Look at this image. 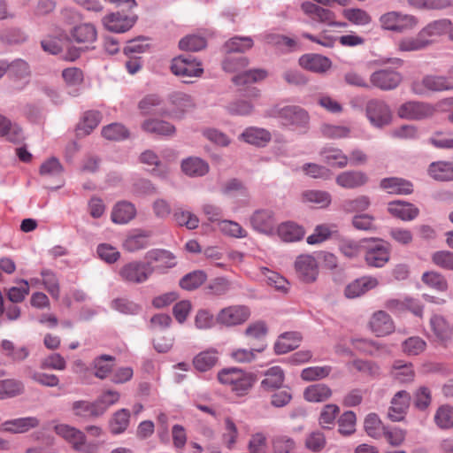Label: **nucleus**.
<instances>
[{
  "label": "nucleus",
  "instance_id": "f257e3e1",
  "mask_svg": "<svg viewBox=\"0 0 453 453\" xmlns=\"http://www.w3.org/2000/svg\"><path fill=\"white\" fill-rule=\"evenodd\" d=\"M218 379L220 383L229 386L237 395H246L256 381L253 373L234 367L221 370Z\"/></svg>",
  "mask_w": 453,
  "mask_h": 453
},
{
  "label": "nucleus",
  "instance_id": "f03ea898",
  "mask_svg": "<svg viewBox=\"0 0 453 453\" xmlns=\"http://www.w3.org/2000/svg\"><path fill=\"white\" fill-rule=\"evenodd\" d=\"M274 116L281 124L292 130L305 134L310 128V115L297 105H287L275 110Z\"/></svg>",
  "mask_w": 453,
  "mask_h": 453
},
{
  "label": "nucleus",
  "instance_id": "7ed1b4c3",
  "mask_svg": "<svg viewBox=\"0 0 453 453\" xmlns=\"http://www.w3.org/2000/svg\"><path fill=\"white\" fill-rule=\"evenodd\" d=\"M154 269L147 261H132L119 268V276L126 283L142 284L150 279L154 273Z\"/></svg>",
  "mask_w": 453,
  "mask_h": 453
},
{
  "label": "nucleus",
  "instance_id": "20e7f679",
  "mask_svg": "<svg viewBox=\"0 0 453 453\" xmlns=\"http://www.w3.org/2000/svg\"><path fill=\"white\" fill-rule=\"evenodd\" d=\"M365 245V260L369 266L382 267L389 260L390 249L388 243L381 239H364Z\"/></svg>",
  "mask_w": 453,
  "mask_h": 453
},
{
  "label": "nucleus",
  "instance_id": "39448f33",
  "mask_svg": "<svg viewBox=\"0 0 453 453\" xmlns=\"http://www.w3.org/2000/svg\"><path fill=\"white\" fill-rule=\"evenodd\" d=\"M411 90L416 95H425L427 92H442L453 90V81L447 75L427 74L420 81L411 84Z\"/></svg>",
  "mask_w": 453,
  "mask_h": 453
},
{
  "label": "nucleus",
  "instance_id": "423d86ee",
  "mask_svg": "<svg viewBox=\"0 0 453 453\" xmlns=\"http://www.w3.org/2000/svg\"><path fill=\"white\" fill-rule=\"evenodd\" d=\"M366 117L370 123L381 128L391 123L392 112L386 102L380 99H371L365 105Z\"/></svg>",
  "mask_w": 453,
  "mask_h": 453
},
{
  "label": "nucleus",
  "instance_id": "0eeeda50",
  "mask_svg": "<svg viewBox=\"0 0 453 453\" xmlns=\"http://www.w3.org/2000/svg\"><path fill=\"white\" fill-rule=\"evenodd\" d=\"M250 223L251 227L260 234L269 236L275 234L277 220L272 210H256L250 217Z\"/></svg>",
  "mask_w": 453,
  "mask_h": 453
},
{
  "label": "nucleus",
  "instance_id": "6e6552de",
  "mask_svg": "<svg viewBox=\"0 0 453 453\" xmlns=\"http://www.w3.org/2000/svg\"><path fill=\"white\" fill-rule=\"evenodd\" d=\"M171 70L173 74L182 78L199 77L203 72L201 64L190 55L174 58Z\"/></svg>",
  "mask_w": 453,
  "mask_h": 453
},
{
  "label": "nucleus",
  "instance_id": "1a4fd4ad",
  "mask_svg": "<svg viewBox=\"0 0 453 453\" xmlns=\"http://www.w3.org/2000/svg\"><path fill=\"white\" fill-rule=\"evenodd\" d=\"M250 315V311L244 305H231L221 309L216 316L218 323L226 326H234L244 323Z\"/></svg>",
  "mask_w": 453,
  "mask_h": 453
},
{
  "label": "nucleus",
  "instance_id": "9d476101",
  "mask_svg": "<svg viewBox=\"0 0 453 453\" xmlns=\"http://www.w3.org/2000/svg\"><path fill=\"white\" fill-rule=\"evenodd\" d=\"M434 111V107L428 103L410 101L403 104L397 113L402 119L419 120L431 117Z\"/></svg>",
  "mask_w": 453,
  "mask_h": 453
},
{
  "label": "nucleus",
  "instance_id": "9b49d317",
  "mask_svg": "<svg viewBox=\"0 0 453 453\" xmlns=\"http://www.w3.org/2000/svg\"><path fill=\"white\" fill-rule=\"evenodd\" d=\"M403 77L400 73L391 69H380L371 74L370 81L373 87L381 90H392L399 86Z\"/></svg>",
  "mask_w": 453,
  "mask_h": 453
},
{
  "label": "nucleus",
  "instance_id": "f8f14e48",
  "mask_svg": "<svg viewBox=\"0 0 453 453\" xmlns=\"http://www.w3.org/2000/svg\"><path fill=\"white\" fill-rule=\"evenodd\" d=\"M295 269L299 280L305 283L316 280L319 274L318 263L311 255H300L295 262Z\"/></svg>",
  "mask_w": 453,
  "mask_h": 453
},
{
  "label": "nucleus",
  "instance_id": "ddd939ff",
  "mask_svg": "<svg viewBox=\"0 0 453 453\" xmlns=\"http://www.w3.org/2000/svg\"><path fill=\"white\" fill-rule=\"evenodd\" d=\"M145 258L155 268L154 272L165 273L176 265L175 256L165 250H151L146 253Z\"/></svg>",
  "mask_w": 453,
  "mask_h": 453
},
{
  "label": "nucleus",
  "instance_id": "4468645a",
  "mask_svg": "<svg viewBox=\"0 0 453 453\" xmlns=\"http://www.w3.org/2000/svg\"><path fill=\"white\" fill-rule=\"evenodd\" d=\"M411 395L401 390L395 393L391 400V406L388 409V417L390 420L396 422L403 419L410 406Z\"/></svg>",
  "mask_w": 453,
  "mask_h": 453
},
{
  "label": "nucleus",
  "instance_id": "2eb2a0df",
  "mask_svg": "<svg viewBox=\"0 0 453 453\" xmlns=\"http://www.w3.org/2000/svg\"><path fill=\"white\" fill-rule=\"evenodd\" d=\"M39 425L40 420L36 417H24L3 422L0 426V431L11 434H23L37 427Z\"/></svg>",
  "mask_w": 453,
  "mask_h": 453
},
{
  "label": "nucleus",
  "instance_id": "dca6fc26",
  "mask_svg": "<svg viewBox=\"0 0 453 453\" xmlns=\"http://www.w3.org/2000/svg\"><path fill=\"white\" fill-rule=\"evenodd\" d=\"M54 431L58 435L71 443L75 450H81L86 442V436L84 433L67 424L56 425L54 426Z\"/></svg>",
  "mask_w": 453,
  "mask_h": 453
},
{
  "label": "nucleus",
  "instance_id": "f3484780",
  "mask_svg": "<svg viewBox=\"0 0 453 453\" xmlns=\"http://www.w3.org/2000/svg\"><path fill=\"white\" fill-rule=\"evenodd\" d=\"M379 285V280L372 276H364L357 279L348 284L344 290L347 298H356L364 295L367 291L375 288Z\"/></svg>",
  "mask_w": 453,
  "mask_h": 453
},
{
  "label": "nucleus",
  "instance_id": "a211bd4d",
  "mask_svg": "<svg viewBox=\"0 0 453 453\" xmlns=\"http://www.w3.org/2000/svg\"><path fill=\"white\" fill-rule=\"evenodd\" d=\"M388 212L403 221H411L419 214V210L414 204L401 200H395L388 203Z\"/></svg>",
  "mask_w": 453,
  "mask_h": 453
},
{
  "label": "nucleus",
  "instance_id": "6ab92c4d",
  "mask_svg": "<svg viewBox=\"0 0 453 453\" xmlns=\"http://www.w3.org/2000/svg\"><path fill=\"white\" fill-rule=\"evenodd\" d=\"M134 23V18L123 15L119 12L111 13L103 19L104 27L114 33H124L129 30Z\"/></svg>",
  "mask_w": 453,
  "mask_h": 453
},
{
  "label": "nucleus",
  "instance_id": "aec40b11",
  "mask_svg": "<svg viewBox=\"0 0 453 453\" xmlns=\"http://www.w3.org/2000/svg\"><path fill=\"white\" fill-rule=\"evenodd\" d=\"M369 325L371 330L377 336L388 335L395 329L391 317L384 311H378L374 312L370 319Z\"/></svg>",
  "mask_w": 453,
  "mask_h": 453
},
{
  "label": "nucleus",
  "instance_id": "412c9836",
  "mask_svg": "<svg viewBox=\"0 0 453 453\" xmlns=\"http://www.w3.org/2000/svg\"><path fill=\"white\" fill-rule=\"evenodd\" d=\"M71 39L79 44H86V48L88 45L95 42L97 38V32L95 26L91 23H83L79 26H75L70 31Z\"/></svg>",
  "mask_w": 453,
  "mask_h": 453
},
{
  "label": "nucleus",
  "instance_id": "4be33fe9",
  "mask_svg": "<svg viewBox=\"0 0 453 453\" xmlns=\"http://www.w3.org/2000/svg\"><path fill=\"white\" fill-rule=\"evenodd\" d=\"M299 65L313 73H325L332 65L331 60L319 54H305L299 58Z\"/></svg>",
  "mask_w": 453,
  "mask_h": 453
},
{
  "label": "nucleus",
  "instance_id": "5701e85b",
  "mask_svg": "<svg viewBox=\"0 0 453 453\" xmlns=\"http://www.w3.org/2000/svg\"><path fill=\"white\" fill-rule=\"evenodd\" d=\"M451 28V20L449 19H435L426 24L421 30V34L426 40H434L448 35L449 37V30Z\"/></svg>",
  "mask_w": 453,
  "mask_h": 453
},
{
  "label": "nucleus",
  "instance_id": "b1692460",
  "mask_svg": "<svg viewBox=\"0 0 453 453\" xmlns=\"http://www.w3.org/2000/svg\"><path fill=\"white\" fill-rule=\"evenodd\" d=\"M335 181L343 188L353 189L364 186L368 181V177L361 171H346L338 174Z\"/></svg>",
  "mask_w": 453,
  "mask_h": 453
},
{
  "label": "nucleus",
  "instance_id": "393cba45",
  "mask_svg": "<svg viewBox=\"0 0 453 453\" xmlns=\"http://www.w3.org/2000/svg\"><path fill=\"white\" fill-rule=\"evenodd\" d=\"M380 187L389 194L409 195L413 192V185L411 182L397 177L382 179Z\"/></svg>",
  "mask_w": 453,
  "mask_h": 453
},
{
  "label": "nucleus",
  "instance_id": "a878e982",
  "mask_svg": "<svg viewBox=\"0 0 453 453\" xmlns=\"http://www.w3.org/2000/svg\"><path fill=\"white\" fill-rule=\"evenodd\" d=\"M271 138V134L266 129L254 127H247L239 135V140L258 147L265 146Z\"/></svg>",
  "mask_w": 453,
  "mask_h": 453
},
{
  "label": "nucleus",
  "instance_id": "bb28decb",
  "mask_svg": "<svg viewBox=\"0 0 453 453\" xmlns=\"http://www.w3.org/2000/svg\"><path fill=\"white\" fill-rule=\"evenodd\" d=\"M182 172L189 177H202L209 173V164L197 157H189L181 162Z\"/></svg>",
  "mask_w": 453,
  "mask_h": 453
},
{
  "label": "nucleus",
  "instance_id": "cd10ccee",
  "mask_svg": "<svg viewBox=\"0 0 453 453\" xmlns=\"http://www.w3.org/2000/svg\"><path fill=\"white\" fill-rule=\"evenodd\" d=\"M275 234L286 242H297L304 236L303 228L294 222H284L278 226Z\"/></svg>",
  "mask_w": 453,
  "mask_h": 453
},
{
  "label": "nucleus",
  "instance_id": "c85d7f7f",
  "mask_svg": "<svg viewBox=\"0 0 453 453\" xmlns=\"http://www.w3.org/2000/svg\"><path fill=\"white\" fill-rule=\"evenodd\" d=\"M434 43V40H426L419 31L416 36H409L401 39L397 43L400 51H418L426 49Z\"/></svg>",
  "mask_w": 453,
  "mask_h": 453
},
{
  "label": "nucleus",
  "instance_id": "c756f323",
  "mask_svg": "<svg viewBox=\"0 0 453 453\" xmlns=\"http://www.w3.org/2000/svg\"><path fill=\"white\" fill-rule=\"evenodd\" d=\"M141 127L147 133L165 136H172L176 131L175 127L171 123L157 119H145Z\"/></svg>",
  "mask_w": 453,
  "mask_h": 453
},
{
  "label": "nucleus",
  "instance_id": "7c9ffc66",
  "mask_svg": "<svg viewBox=\"0 0 453 453\" xmlns=\"http://www.w3.org/2000/svg\"><path fill=\"white\" fill-rule=\"evenodd\" d=\"M136 215L134 205L129 202H119L112 209L111 220L116 224H127Z\"/></svg>",
  "mask_w": 453,
  "mask_h": 453
},
{
  "label": "nucleus",
  "instance_id": "2f4dec72",
  "mask_svg": "<svg viewBox=\"0 0 453 453\" xmlns=\"http://www.w3.org/2000/svg\"><path fill=\"white\" fill-rule=\"evenodd\" d=\"M72 411L74 416L85 418H98L102 416V410L98 408L96 401H74L72 403Z\"/></svg>",
  "mask_w": 453,
  "mask_h": 453
},
{
  "label": "nucleus",
  "instance_id": "473e14b6",
  "mask_svg": "<svg viewBox=\"0 0 453 453\" xmlns=\"http://www.w3.org/2000/svg\"><path fill=\"white\" fill-rule=\"evenodd\" d=\"M167 100L176 115L178 113L183 114L195 106L192 97L180 91L170 93Z\"/></svg>",
  "mask_w": 453,
  "mask_h": 453
},
{
  "label": "nucleus",
  "instance_id": "72a5a7b5",
  "mask_svg": "<svg viewBox=\"0 0 453 453\" xmlns=\"http://www.w3.org/2000/svg\"><path fill=\"white\" fill-rule=\"evenodd\" d=\"M140 160L142 164H145L150 166H153L151 169V173L157 177L161 179L166 178L169 168L166 165L163 164L157 155L152 150H146L140 156Z\"/></svg>",
  "mask_w": 453,
  "mask_h": 453
},
{
  "label": "nucleus",
  "instance_id": "f704fd0d",
  "mask_svg": "<svg viewBox=\"0 0 453 453\" xmlns=\"http://www.w3.org/2000/svg\"><path fill=\"white\" fill-rule=\"evenodd\" d=\"M319 154L323 161L333 167L343 168L349 163L348 157L338 148L324 147Z\"/></svg>",
  "mask_w": 453,
  "mask_h": 453
},
{
  "label": "nucleus",
  "instance_id": "c9c22d12",
  "mask_svg": "<svg viewBox=\"0 0 453 453\" xmlns=\"http://www.w3.org/2000/svg\"><path fill=\"white\" fill-rule=\"evenodd\" d=\"M332 396L331 388L323 383L312 384L307 387L303 391V397L311 403H321L328 400Z\"/></svg>",
  "mask_w": 453,
  "mask_h": 453
},
{
  "label": "nucleus",
  "instance_id": "e433bc0d",
  "mask_svg": "<svg viewBox=\"0 0 453 453\" xmlns=\"http://www.w3.org/2000/svg\"><path fill=\"white\" fill-rule=\"evenodd\" d=\"M305 13L309 14L312 20L330 26L335 19V13L329 9L323 8L314 4L303 5Z\"/></svg>",
  "mask_w": 453,
  "mask_h": 453
},
{
  "label": "nucleus",
  "instance_id": "4c0bfd02",
  "mask_svg": "<svg viewBox=\"0 0 453 453\" xmlns=\"http://www.w3.org/2000/svg\"><path fill=\"white\" fill-rule=\"evenodd\" d=\"M25 392L24 383L17 379L0 380V400L19 396Z\"/></svg>",
  "mask_w": 453,
  "mask_h": 453
},
{
  "label": "nucleus",
  "instance_id": "58836bf2",
  "mask_svg": "<svg viewBox=\"0 0 453 453\" xmlns=\"http://www.w3.org/2000/svg\"><path fill=\"white\" fill-rule=\"evenodd\" d=\"M219 359V352L215 349H209L198 353L193 358V365L199 372L211 369Z\"/></svg>",
  "mask_w": 453,
  "mask_h": 453
},
{
  "label": "nucleus",
  "instance_id": "ea45409f",
  "mask_svg": "<svg viewBox=\"0 0 453 453\" xmlns=\"http://www.w3.org/2000/svg\"><path fill=\"white\" fill-rule=\"evenodd\" d=\"M301 335L296 332H288L281 334L275 342L274 349L277 354H285L299 346Z\"/></svg>",
  "mask_w": 453,
  "mask_h": 453
},
{
  "label": "nucleus",
  "instance_id": "a19ab883",
  "mask_svg": "<svg viewBox=\"0 0 453 453\" xmlns=\"http://www.w3.org/2000/svg\"><path fill=\"white\" fill-rule=\"evenodd\" d=\"M68 40L67 35L63 31H59L56 35H49L44 38L41 42V45L44 51L57 55L62 51Z\"/></svg>",
  "mask_w": 453,
  "mask_h": 453
},
{
  "label": "nucleus",
  "instance_id": "79ce46f5",
  "mask_svg": "<svg viewBox=\"0 0 453 453\" xmlns=\"http://www.w3.org/2000/svg\"><path fill=\"white\" fill-rule=\"evenodd\" d=\"M130 411L127 409H120L113 413L109 421V428L112 434H123L128 427L130 422Z\"/></svg>",
  "mask_w": 453,
  "mask_h": 453
},
{
  "label": "nucleus",
  "instance_id": "37998d69",
  "mask_svg": "<svg viewBox=\"0 0 453 453\" xmlns=\"http://www.w3.org/2000/svg\"><path fill=\"white\" fill-rule=\"evenodd\" d=\"M0 135L14 143L20 142L24 139L22 129L2 115H0Z\"/></svg>",
  "mask_w": 453,
  "mask_h": 453
},
{
  "label": "nucleus",
  "instance_id": "c03bdc74",
  "mask_svg": "<svg viewBox=\"0 0 453 453\" xmlns=\"http://www.w3.org/2000/svg\"><path fill=\"white\" fill-rule=\"evenodd\" d=\"M284 382V372L280 366H273L265 373V379L261 382V386L272 391L280 388Z\"/></svg>",
  "mask_w": 453,
  "mask_h": 453
},
{
  "label": "nucleus",
  "instance_id": "a18cd8bd",
  "mask_svg": "<svg viewBox=\"0 0 453 453\" xmlns=\"http://www.w3.org/2000/svg\"><path fill=\"white\" fill-rule=\"evenodd\" d=\"M391 375L401 383H408L414 380L415 372L411 363L396 360L392 366Z\"/></svg>",
  "mask_w": 453,
  "mask_h": 453
},
{
  "label": "nucleus",
  "instance_id": "49530a36",
  "mask_svg": "<svg viewBox=\"0 0 453 453\" xmlns=\"http://www.w3.org/2000/svg\"><path fill=\"white\" fill-rule=\"evenodd\" d=\"M265 346V343H259L250 345V349L239 348L232 351L231 357L237 363H250L256 358L257 353L264 351Z\"/></svg>",
  "mask_w": 453,
  "mask_h": 453
},
{
  "label": "nucleus",
  "instance_id": "de8ad7c7",
  "mask_svg": "<svg viewBox=\"0 0 453 453\" xmlns=\"http://www.w3.org/2000/svg\"><path fill=\"white\" fill-rule=\"evenodd\" d=\"M304 203H311L318 208L327 207L332 201L331 195L324 190H306L302 194Z\"/></svg>",
  "mask_w": 453,
  "mask_h": 453
},
{
  "label": "nucleus",
  "instance_id": "09e8293b",
  "mask_svg": "<svg viewBox=\"0 0 453 453\" xmlns=\"http://www.w3.org/2000/svg\"><path fill=\"white\" fill-rule=\"evenodd\" d=\"M25 372L35 382L48 388H55L59 385V378L56 374L46 373L32 369L30 366L25 368Z\"/></svg>",
  "mask_w": 453,
  "mask_h": 453
},
{
  "label": "nucleus",
  "instance_id": "8fccbe9b",
  "mask_svg": "<svg viewBox=\"0 0 453 453\" xmlns=\"http://www.w3.org/2000/svg\"><path fill=\"white\" fill-rule=\"evenodd\" d=\"M364 427L368 436L374 439L381 438L386 429V426L376 413H370L365 417Z\"/></svg>",
  "mask_w": 453,
  "mask_h": 453
},
{
  "label": "nucleus",
  "instance_id": "3c124183",
  "mask_svg": "<svg viewBox=\"0 0 453 453\" xmlns=\"http://www.w3.org/2000/svg\"><path fill=\"white\" fill-rule=\"evenodd\" d=\"M429 174L437 180H453V163L437 162L432 163L429 166Z\"/></svg>",
  "mask_w": 453,
  "mask_h": 453
},
{
  "label": "nucleus",
  "instance_id": "603ef678",
  "mask_svg": "<svg viewBox=\"0 0 453 453\" xmlns=\"http://www.w3.org/2000/svg\"><path fill=\"white\" fill-rule=\"evenodd\" d=\"M115 357L110 355H101L93 360L94 375L101 380L105 379L111 372Z\"/></svg>",
  "mask_w": 453,
  "mask_h": 453
},
{
  "label": "nucleus",
  "instance_id": "864d4df0",
  "mask_svg": "<svg viewBox=\"0 0 453 453\" xmlns=\"http://www.w3.org/2000/svg\"><path fill=\"white\" fill-rule=\"evenodd\" d=\"M101 121V114L97 111H88L84 113L78 126V135H87L95 129Z\"/></svg>",
  "mask_w": 453,
  "mask_h": 453
},
{
  "label": "nucleus",
  "instance_id": "5fc2aeb1",
  "mask_svg": "<svg viewBox=\"0 0 453 453\" xmlns=\"http://www.w3.org/2000/svg\"><path fill=\"white\" fill-rule=\"evenodd\" d=\"M149 246V234L144 232H139L130 234L123 242V247L129 252H135L143 250Z\"/></svg>",
  "mask_w": 453,
  "mask_h": 453
},
{
  "label": "nucleus",
  "instance_id": "6e6d98bb",
  "mask_svg": "<svg viewBox=\"0 0 453 453\" xmlns=\"http://www.w3.org/2000/svg\"><path fill=\"white\" fill-rule=\"evenodd\" d=\"M267 328L264 322L257 321L250 325L245 330V336L248 339V344L265 343L264 338L266 334Z\"/></svg>",
  "mask_w": 453,
  "mask_h": 453
},
{
  "label": "nucleus",
  "instance_id": "4d7b16f0",
  "mask_svg": "<svg viewBox=\"0 0 453 453\" xmlns=\"http://www.w3.org/2000/svg\"><path fill=\"white\" fill-rule=\"evenodd\" d=\"M219 230L226 236L233 238H245L248 235L247 231L237 222L228 219L219 220L218 222Z\"/></svg>",
  "mask_w": 453,
  "mask_h": 453
},
{
  "label": "nucleus",
  "instance_id": "13d9d810",
  "mask_svg": "<svg viewBox=\"0 0 453 453\" xmlns=\"http://www.w3.org/2000/svg\"><path fill=\"white\" fill-rule=\"evenodd\" d=\"M253 40L250 36H234L226 42L224 45L226 53L245 52L253 47Z\"/></svg>",
  "mask_w": 453,
  "mask_h": 453
},
{
  "label": "nucleus",
  "instance_id": "bf43d9fd",
  "mask_svg": "<svg viewBox=\"0 0 453 453\" xmlns=\"http://www.w3.org/2000/svg\"><path fill=\"white\" fill-rule=\"evenodd\" d=\"M207 279L203 271H194L183 276L180 280V286L185 290H194L199 288Z\"/></svg>",
  "mask_w": 453,
  "mask_h": 453
},
{
  "label": "nucleus",
  "instance_id": "052dcab7",
  "mask_svg": "<svg viewBox=\"0 0 453 453\" xmlns=\"http://www.w3.org/2000/svg\"><path fill=\"white\" fill-rule=\"evenodd\" d=\"M340 409L336 404L329 403L325 405L319 417V424L323 429H331L339 414Z\"/></svg>",
  "mask_w": 453,
  "mask_h": 453
},
{
  "label": "nucleus",
  "instance_id": "680f3d73",
  "mask_svg": "<svg viewBox=\"0 0 453 453\" xmlns=\"http://www.w3.org/2000/svg\"><path fill=\"white\" fill-rule=\"evenodd\" d=\"M41 275L45 289L54 299L58 300L60 296V287L57 275L49 269L42 270Z\"/></svg>",
  "mask_w": 453,
  "mask_h": 453
},
{
  "label": "nucleus",
  "instance_id": "e2e57ef3",
  "mask_svg": "<svg viewBox=\"0 0 453 453\" xmlns=\"http://www.w3.org/2000/svg\"><path fill=\"white\" fill-rule=\"evenodd\" d=\"M357 417L354 411H344L338 419V431L344 436L350 435L356 431Z\"/></svg>",
  "mask_w": 453,
  "mask_h": 453
},
{
  "label": "nucleus",
  "instance_id": "0e129e2a",
  "mask_svg": "<svg viewBox=\"0 0 453 453\" xmlns=\"http://www.w3.org/2000/svg\"><path fill=\"white\" fill-rule=\"evenodd\" d=\"M434 422L441 429L453 427V407L449 405L440 406L434 414Z\"/></svg>",
  "mask_w": 453,
  "mask_h": 453
},
{
  "label": "nucleus",
  "instance_id": "69168bd1",
  "mask_svg": "<svg viewBox=\"0 0 453 453\" xmlns=\"http://www.w3.org/2000/svg\"><path fill=\"white\" fill-rule=\"evenodd\" d=\"M371 205V199L367 196H359L353 199L343 201L342 207L346 212H360L366 211Z\"/></svg>",
  "mask_w": 453,
  "mask_h": 453
},
{
  "label": "nucleus",
  "instance_id": "338daca9",
  "mask_svg": "<svg viewBox=\"0 0 453 453\" xmlns=\"http://www.w3.org/2000/svg\"><path fill=\"white\" fill-rule=\"evenodd\" d=\"M9 74L17 80H26L31 75L29 65L23 59H15L8 64Z\"/></svg>",
  "mask_w": 453,
  "mask_h": 453
},
{
  "label": "nucleus",
  "instance_id": "774afa93",
  "mask_svg": "<svg viewBox=\"0 0 453 453\" xmlns=\"http://www.w3.org/2000/svg\"><path fill=\"white\" fill-rule=\"evenodd\" d=\"M103 136L107 140L121 141L128 137L129 132L120 123H111L102 130Z\"/></svg>",
  "mask_w": 453,
  "mask_h": 453
}]
</instances>
